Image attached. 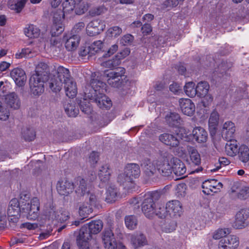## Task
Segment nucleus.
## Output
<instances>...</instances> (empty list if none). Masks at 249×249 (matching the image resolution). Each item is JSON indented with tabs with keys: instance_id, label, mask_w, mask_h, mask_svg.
Instances as JSON below:
<instances>
[{
	"instance_id": "412c9836",
	"label": "nucleus",
	"mask_w": 249,
	"mask_h": 249,
	"mask_svg": "<svg viewBox=\"0 0 249 249\" xmlns=\"http://www.w3.org/2000/svg\"><path fill=\"white\" fill-rule=\"evenodd\" d=\"M235 131L234 124L228 121L224 123L222 129V136L226 140H231Z\"/></svg>"
},
{
	"instance_id": "680f3d73",
	"label": "nucleus",
	"mask_w": 249,
	"mask_h": 249,
	"mask_svg": "<svg viewBox=\"0 0 249 249\" xmlns=\"http://www.w3.org/2000/svg\"><path fill=\"white\" fill-rule=\"evenodd\" d=\"M230 233V231L228 229H220L216 231L213 235V238L214 239H219L226 237V235Z\"/></svg>"
},
{
	"instance_id": "c756f323",
	"label": "nucleus",
	"mask_w": 249,
	"mask_h": 249,
	"mask_svg": "<svg viewBox=\"0 0 249 249\" xmlns=\"http://www.w3.org/2000/svg\"><path fill=\"white\" fill-rule=\"evenodd\" d=\"M124 172L132 179L138 178L140 175V169L137 164H128L124 169Z\"/></svg>"
},
{
	"instance_id": "69168bd1",
	"label": "nucleus",
	"mask_w": 249,
	"mask_h": 249,
	"mask_svg": "<svg viewBox=\"0 0 249 249\" xmlns=\"http://www.w3.org/2000/svg\"><path fill=\"white\" fill-rule=\"evenodd\" d=\"M237 197L241 199H246L249 197V187H243L238 193Z\"/></svg>"
},
{
	"instance_id": "9b49d317",
	"label": "nucleus",
	"mask_w": 249,
	"mask_h": 249,
	"mask_svg": "<svg viewBox=\"0 0 249 249\" xmlns=\"http://www.w3.org/2000/svg\"><path fill=\"white\" fill-rule=\"evenodd\" d=\"M141 167L145 175L148 177H151L156 173L158 166L156 161L146 158L142 161Z\"/></svg>"
},
{
	"instance_id": "4d7b16f0",
	"label": "nucleus",
	"mask_w": 249,
	"mask_h": 249,
	"mask_svg": "<svg viewBox=\"0 0 249 249\" xmlns=\"http://www.w3.org/2000/svg\"><path fill=\"white\" fill-rule=\"evenodd\" d=\"M64 31V28L60 22H53L51 30V34L53 36H58Z\"/></svg>"
},
{
	"instance_id": "20e7f679",
	"label": "nucleus",
	"mask_w": 249,
	"mask_h": 249,
	"mask_svg": "<svg viewBox=\"0 0 249 249\" xmlns=\"http://www.w3.org/2000/svg\"><path fill=\"white\" fill-rule=\"evenodd\" d=\"M96 178L95 173L93 171L90 172V176L86 180L81 177H78L75 179V193L78 196H84L87 194L89 193L90 185V182L94 180Z\"/></svg>"
},
{
	"instance_id": "b1692460",
	"label": "nucleus",
	"mask_w": 249,
	"mask_h": 249,
	"mask_svg": "<svg viewBox=\"0 0 249 249\" xmlns=\"http://www.w3.org/2000/svg\"><path fill=\"white\" fill-rule=\"evenodd\" d=\"M92 234L87 226L82 227L79 231V235L77 237V245L87 243L92 238Z\"/></svg>"
},
{
	"instance_id": "f704fd0d",
	"label": "nucleus",
	"mask_w": 249,
	"mask_h": 249,
	"mask_svg": "<svg viewBox=\"0 0 249 249\" xmlns=\"http://www.w3.org/2000/svg\"><path fill=\"white\" fill-rule=\"evenodd\" d=\"M27 1V0H10L8 1V6L18 13L22 11Z\"/></svg>"
},
{
	"instance_id": "7ed1b4c3",
	"label": "nucleus",
	"mask_w": 249,
	"mask_h": 249,
	"mask_svg": "<svg viewBox=\"0 0 249 249\" xmlns=\"http://www.w3.org/2000/svg\"><path fill=\"white\" fill-rule=\"evenodd\" d=\"M72 78L69 70L60 66L52 71L49 80V87L54 92H59L63 84Z\"/></svg>"
},
{
	"instance_id": "37998d69",
	"label": "nucleus",
	"mask_w": 249,
	"mask_h": 249,
	"mask_svg": "<svg viewBox=\"0 0 249 249\" xmlns=\"http://www.w3.org/2000/svg\"><path fill=\"white\" fill-rule=\"evenodd\" d=\"M110 175V172L107 165H103L99 169L98 176L102 181L106 182L108 181Z\"/></svg>"
},
{
	"instance_id": "393cba45",
	"label": "nucleus",
	"mask_w": 249,
	"mask_h": 249,
	"mask_svg": "<svg viewBox=\"0 0 249 249\" xmlns=\"http://www.w3.org/2000/svg\"><path fill=\"white\" fill-rule=\"evenodd\" d=\"M119 196L118 188L114 185L109 186L107 190L105 201L109 203H114L118 199Z\"/></svg>"
},
{
	"instance_id": "1a4fd4ad",
	"label": "nucleus",
	"mask_w": 249,
	"mask_h": 249,
	"mask_svg": "<svg viewBox=\"0 0 249 249\" xmlns=\"http://www.w3.org/2000/svg\"><path fill=\"white\" fill-rule=\"evenodd\" d=\"M104 22L99 19H94L88 24L86 31L88 35L94 36L100 34L105 28Z\"/></svg>"
},
{
	"instance_id": "a211bd4d",
	"label": "nucleus",
	"mask_w": 249,
	"mask_h": 249,
	"mask_svg": "<svg viewBox=\"0 0 249 249\" xmlns=\"http://www.w3.org/2000/svg\"><path fill=\"white\" fill-rule=\"evenodd\" d=\"M181 110L183 114L191 116L195 110V106L189 99H180L179 101Z\"/></svg>"
},
{
	"instance_id": "a878e982",
	"label": "nucleus",
	"mask_w": 249,
	"mask_h": 249,
	"mask_svg": "<svg viewBox=\"0 0 249 249\" xmlns=\"http://www.w3.org/2000/svg\"><path fill=\"white\" fill-rule=\"evenodd\" d=\"M117 181L124 186L125 189L128 190L132 189L134 187L133 180L124 171L118 175Z\"/></svg>"
},
{
	"instance_id": "052dcab7",
	"label": "nucleus",
	"mask_w": 249,
	"mask_h": 249,
	"mask_svg": "<svg viewBox=\"0 0 249 249\" xmlns=\"http://www.w3.org/2000/svg\"><path fill=\"white\" fill-rule=\"evenodd\" d=\"M23 136L26 141H32L36 137V132L33 128H26L23 132Z\"/></svg>"
},
{
	"instance_id": "58836bf2",
	"label": "nucleus",
	"mask_w": 249,
	"mask_h": 249,
	"mask_svg": "<svg viewBox=\"0 0 249 249\" xmlns=\"http://www.w3.org/2000/svg\"><path fill=\"white\" fill-rule=\"evenodd\" d=\"M169 158L170 155L167 151L160 150L154 160L156 161L157 166H160L163 163L168 162Z\"/></svg>"
},
{
	"instance_id": "ddd939ff",
	"label": "nucleus",
	"mask_w": 249,
	"mask_h": 249,
	"mask_svg": "<svg viewBox=\"0 0 249 249\" xmlns=\"http://www.w3.org/2000/svg\"><path fill=\"white\" fill-rule=\"evenodd\" d=\"M156 207L157 204L152 198H146L142 204V209L144 215L151 218L155 215Z\"/></svg>"
},
{
	"instance_id": "bf43d9fd",
	"label": "nucleus",
	"mask_w": 249,
	"mask_h": 249,
	"mask_svg": "<svg viewBox=\"0 0 249 249\" xmlns=\"http://www.w3.org/2000/svg\"><path fill=\"white\" fill-rule=\"evenodd\" d=\"M52 13L53 16V22L56 23L60 22L61 20L63 19L66 16L61 9H54L52 11Z\"/></svg>"
},
{
	"instance_id": "f257e3e1",
	"label": "nucleus",
	"mask_w": 249,
	"mask_h": 249,
	"mask_svg": "<svg viewBox=\"0 0 249 249\" xmlns=\"http://www.w3.org/2000/svg\"><path fill=\"white\" fill-rule=\"evenodd\" d=\"M106 84L96 78L91 79L89 84L87 85L85 89V97L92 102H95L101 108L108 109L112 106L110 99L105 94Z\"/></svg>"
},
{
	"instance_id": "79ce46f5",
	"label": "nucleus",
	"mask_w": 249,
	"mask_h": 249,
	"mask_svg": "<svg viewBox=\"0 0 249 249\" xmlns=\"http://www.w3.org/2000/svg\"><path fill=\"white\" fill-rule=\"evenodd\" d=\"M188 151L192 162L195 165H199L201 162V159L197 150L195 147L189 146L188 147Z\"/></svg>"
},
{
	"instance_id": "e2e57ef3",
	"label": "nucleus",
	"mask_w": 249,
	"mask_h": 249,
	"mask_svg": "<svg viewBox=\"0 0 249 249\" xmlns=\"http://www.w3.org/2000/svg\"><path fill=\"white\" fill-rule=\"evenodd\" d=\"M87 99L86 98L83 101H81L79 107L83 112L86 114H89L91 112L92 108L90 107V104L87 102Z\"/></svg>"
},
{
	"instance_id": "f3484780",
	"label": "nucleus",
	"mask_w": 249,
	"mask_h": 249,
	"mask_svg": "<svg viewBox=\"0 0 249 249\" xmlns=\"http://www.w3.org/2000/svg\"><path fill=\"white\" fill-rule=\"evenodd\" d=\"M130 242L135 249L144 246L147 244V240L145 235L141 232L135 233L130 235Z\"/></svg>"
},
{
	"instance_id": "72a5a7b5",
	"label": "nucleus",
	"mask_w": 249,
	"mask_h": 249,
	"mask_svg": "<svg viewBox=\"0 0 249 249\" xmlns=\"http://www.w3.org/2000/svg\"><path fill=\"white\" fill-rule=\"evenodd\" d=\"M196 88V92L197 96L200 98L205 96L208 93L210 86L209 83L206 81H201L198 83Z\"/></svg>"
},
{
	"instance_id": "49530a36",
	"label": "nucleus",
	"mask_w": 249,
	"mask_h": 249,
	"mask_svg": "<svg viewBox=\"0 0 249 249\" xmlns=\"http://www.w3.org/2000/svg\"><path fill=\"white\" fill-rule=\"evenodd\" d=\"M36 52L30 48L23 49L21 52L17 53L15 54V57L17 59L25 58H31L35 56Z\"/></svg>"
},
{
	"instance_id": "8fccbe9b",
	"label": "nucleus",
	"mask_w": 249,
	"mask_h": 249,
	"mask_svg": "<svg viewBox=\"0 0 249 249\" xmlns=\"http://www.w3.org/2000/svg\"><path fill=\"white\" fill-rule=\"evenodd\" d=\"M124 220L125 224L128 229L134 230L137 227L138 220L135 216L133 215L126 216Z\"/></svg>"
},
{
	"instance_id": "2f4dec72",
	"label": "nucleus",
	"mask_w": 249,
	"mask_h": 249,
	"mask_svg": "<svg viewBox=\"0 0 249 249\" xmlns=\"http://www.w3.org/2000/svg\"><path fill=\"white\" fill-rule=\"evenodd\" d=\"M225 147V151L226 154L231 157H233L239 150V148L236 141H232L231 140H227Z\"/></svg>"
},
{
	"instance_id": "2eb2a0df",
	"label": "nucleus",
	"mask_w": 249,
	"mask_h": 249,
	"mask_svg": "<svg viewBox=\"0 0 249 249\" xmlns=\"http://www.w3.org/2000/svg\"><path fill=\"white\" fill-rule=\"evenodd\" d=\"M11 77L14 80L17 85L22 87L24 85L26 81L25 71L20 68L14 69L10 72Z\"/></svg>"
},
{
	"instance_id": "0e129e2a",
	"label": "nucleus",
	"mask_w": 249,
	"mask_h": 249,
	"mask_svg": "<svg viewBox=\"0 0 249 249\" xmlns=\"http://www.w3.org/2000/svg\"><path fill=\"white\" fill-rule=\"evenodd\" d=\"M186 185L184 183H180L176 185V195L178 197H182L186 194Z\"/></svg>"
},
{
	"instance_id": "13d9d810",
	"label": "nucleus",
	"mask_w": 249,
	"mask_h": 249,
	"mask_svg": "<svg viewBox=\"0 0 249 249\" xmlns=\"http://www.w3.org/2000/svg\"><path fill=\"white\" fill-rule=\"evenodd\" d=\"M177 227V222L174 220L167 221L162 227L163 231L165 232H171L174 231Z\"/></svg>"
},
{
	"instance_id": "4be33fe9",
	"label": "nucleus",
	"mask_w": 249,
	"mask_h": 249,
	"mask_svg": "<svg viewBox=\"0 0 249 249\" xmlns=\"http://www.w3.org/2000/svg\"><path fill=\"white\" fill-rule=\"evenodd\" d=\"M65 47L69 51H73L76 49L79 45L80 37L79 35H73L65 37Z\"/></svg>"
},
{
	"instance_id": "774afa93",
	"label": "nucleus",
	"mask_w": 249,
	"mask_h": 249,
	"mask_svg": "<svg viewBox=\"0 0 249 249\" xmlns=\"http://www.w3.org/2000/svg\"><path fill=\"white\" fill-rule=\"evenodd\" d=\"M59 212L60 213H58L55 220L61 223L66 221L69 218V213L66 211Z\"/></svg>"
},
{
	"instance_id": "e433bc0d",
	"label": "nucleus",
	"mask_w": 249,
	"mask_h": 249,
	"mask_svg": "<svg viewBox=\"0 0 249 249\" xmlns=\"http://www.w3.org/2000/svg\"><path fill=\"white\" fill-rule=\"evenodd\" d=\"M179 4V0H164L160 5L161 11H169L176 8Z\"/></svg>"
},
{
	"instance_id": "c03bdc74",
	"label": "nucleus",
	"mask_w": 249,
	"mask_h": 249,
	"mask_svg": "<svg viewBox=\"0 0 249 249\" xmlns=\"http://www.w3.org/2000/svg\"><path fill=\"white\" fill-rule=\"evenodd\" d=\"M184 90L186 94L190 97H194L197 94L196 88L193 82L187 83L184 87Z\"/></svg>"
},
{
	"instance_id": "4c0bfd02",
	"label": "nucleus",
	"mask_w": 249,
	"mask_h": 249,
	"mask_svg": "<svg viewBox=\"0 0 249 249\" xmlns=\"http://www.w3.org/2000/svg\"><path fill=\"white\" fill-rule=\"evenodd\" d=\"M92 206L89 204L87 202L80 203L79 204V214L83 218L88 217L92 211Z\"/></svg>"
},
{
	"instance_id": "f8f14e48",
	"label": "nucleus",
	"mask_w": 249,
	"mask_h": 249,
	"mask_svg": "<svg viewBox=\"0 0 249 249\" xmlns=\"http://www.w3.org/2000/svg\"><path fill=\"white\" fill-rule=\"evenodd\" d=\"M249 217V209H243L236 214L233 227L236 229H242L247 225L246 220Z\"/></svg>"
},
{
	"instance_id": "9d476101",
	"label": "nucleus",
	"mask_w": 249,
	"mask_h": 249,
	"mask_svg": "<svg viewBox=\"0 0 249 249\" xmlns=\"http://www.w3.org/2000/svg\"><path fill=\"white\" fill-rule=\"evenodd\" d=\"M167 213L170 217L175 218L180 216L182 212L180 202L177 200L169 201L166 205Z\"/></svg>"
},
{
	"instance_id": "a18cd8bd",
	"label": "nucleus",
	"mask_w": 249,
	"mask_h": 249,
	"mask_svg": "<svg viewBox=\"0 0 249 249\" xmlns=\"http://www.w3.org/2000/svg\"><path fill=\"white\" fill-rule=\"evenodd\" d=\"M238 157L243 162L246 163L249 161V149L245 145H242L238 150Z\"/></svg>"
},
{
	"instance_id": "5701e85b",
	"label": "nucleus",
	"mask_w": 249,
	"mask_h": 249,
	"mask_svg": "<svg viewBox=\"0 0 249 249\" xmlns=\"http://www.w3.org/2000/svg\"><path fill=\"white\" fill-rule=\"evenodd\" d=\"M159 140L162 143L171 147H176L179 144V141L173 135L164 133L159 136Z\"/></svg>"
},
{
	"instance_id": "a19ab883",
	"label": "nucleus",
	"mask_w": 249,
	"mask_h": 249,
	"mask_svg": "<svg viewBox=\"0 0 249 249\" xmlns=\"http://www.w3.org/2000/svg\"><path fill=\"white\" fill-rule=\"evenodd\" d=\"M63 10L65 15H68L73 12L75 7V0H65L62 4Z\"/></svg>"
},
{
	"instance_id": "423d86ee",
	"label": "nucleus",
	"mask_w": 249,
	"mask_h": 249,
	"mask_svg": "<svg viewBox=\"0 0 249 249\" xmlns=\"http://www.w3.org/2000/svg\"><path fill=\"white\" fill-rule=\"evenodd\" d=\"M125 69L123 68H119L115 71H106L105 75L107 78V83L112 87L119 88L122 83V77L124 76Z\"/></svg>"
},
{
	"instance_id": "6e6d98bb",
	"label": "nucleus",
	"mask_w": 249,
	"mask_h": 249,
	"mask_svg": "<svg viewBox=\"0 0 249 249\" xmlns=\"http://www.w3.org/2000/svg\"><path fill=\"white\" fill-rule=\"evenodd\" d=\"M219 114L216 111H213L210 115L209 124L211 129H215L218 124Z\"/></svg>"
},
{
	"instance_id": "aec40b11",
	"label": "nucleus",
	"mask_w": 249,
	"mask_h": 249,
	"mask_svg": "<svg viewBox=\"0 0 249 249\" xmlns=\"http://www.w3.org/2000/svg\"><path fill=\"white\" fill-rule=\"evenodd\" d=\"M193 139L198 143L206 142L208 139V133L202 127L197 126L192 131Z\"/></svg>"
},
{
	"instance_id": "09e8293b",
	"label": "nucleus",
	"mask_w": 249,
	"mask_h": 249,
	"mask_svg": "<svg viewBox=\"0 0 249 249\" xmlns=\"http://www.w3.org/2000/svg\"><path fill=\"white\" fill-rule=\"evenodd\" d=\"M159 167L158 170L160 173L163 177H169L173 171L172 166L169 162L163 163Z\"/></svg>"
},
{
	"instance_id": "6e6552de",
	"label": "nucleus",
	"mask_w": 249,
	"mask_h": 249,
	"mask_svg": "<svg viewBox=\"0 0 249 249\" xmlns=\"http://www.w3.org/2000/svg\"><path fill=\"white\" fill-rule=\"evenodd\" d=\"M239 244L238 238L230 235L222 238L218 243L219 249H235Z\"/></svg>"
},
{
	"instance_id": "473e14b6",
	"label": "nucleus",
	"mask_w": 249,
	"mask_h": 249,
	"mask_svg": "<svg viewBox=\"0 0 249 249\" xmlns=\"http://www.w3.org/2000/svg\"><path fill=\"white\" fill-rule=\"evenodd\" d=\"M24 34L30 38H37L40 35V30L33 24H29L24 28Z\"/></svg>"
},
{
	"instance_id": "ea45409f",
	"label": "nucleus",
	"mask_w": 249,
	"mask_h": 249,
	"mask_svg": "<svg viewBox=\"0 0 249 249\" xmlns=\"http://www.w3.org/2000/svg\"><path fill=\"white\" fill-rule=\"evenodd\" d=\"M87 226L92 234H96L99 233L103 229V223L100 220H94L89 222L88 226Z\"/></svg>"
},
{
	"instance_id": "c85d7f7f",
	"label": "nucleus",
	"mask_w": 249,
	"mask_h": 249,
	"mask_svg": "<svg viewBox=\"0 0 249 249\" xmlns=\"http://www.w3.org/2000/svg\"><path fill=\"white\" fill-rule=\"evenodd\" d=\"M5 101L8 106L14 109H17L20 107L19 99L17 95L14 92L10 93L6 95Z\"/></svg>"
},
{
	"instance_id": "338daca9",
	"label": "nucleus",
	"mask_w": 249,
	"mask_h": 249,
	"mask_svg": "<svg viewBox=\"0 0 249 249\" xmlns=\"http://www.w3.org/2000/svg\"><path fill=\"white\" fill-rule=\"evenodd\" d=\"M103 43L101 40H97L92 43L90 46L89 47L90 50L95 53H97L101 51L103 47Z\"/></svg>"
},
{
	"instance_id": "dca6fc26",
	"label": "nucleus",
	"mask_w": 249,
	"mask_h": 249,
	"mask_svg": "<svg viewBox=\"0 0 249 249\" xmlns=\"http://www.w3.org/2000/svg\"><path fill=\"white\" fill-rule=\"evenodd\" d=\"M222 187V183L220 182H217L215 179L205 181L202 184V188L204 189L203 192L207 195L210 194L211 192L216 193L217 191L214 190H220Z\"/></svg>"
},
{
	"instance_id": "39448f33",
	"label": "nucleus",
	"mask_w": 249,
	"mask_h": 249,
	"mask_svg": "<svg viewBox=\"0 0 249 249\" xmlns=\"http://www.w3.org/2000/svg\"><path fill=\"white\" fill-rule=\"evenodd\" d=\"M47 77L41 76V75L33 74L30 79V88L31 92L34 95H39L44 90V83L48 79Z\"/></svg>"
},
{
	"instance_id": "f03ea898",
	"label": "nucleus",
	"mask_w": 249,
	"mask_h": 249,
	"mask_svg": "<svg viewBox=\"0 0 249 249\" xmlns=\"http://www.w3.org/2000/svg\"><path fill=\"white\" fill-rule=\"evenodd\" d=\"M39 210V201L36 197L33 198L30 203L21 204L19 206V203L17 198L11 200L7 209V214L9 216L18 217L21 213L26 216L28 219L35 220L38 216ZM17 218H14L16 221Z\"/></svg>"
},
{
	"instance_id": "0eeeda50",
	"label": "nucleus",
	"mask_w": 249,
	"mask_h": 249,
	"mask_svg": "<svg viewBox=\"0 0 249 249\" xmlns=\"http://www.w3.org/2000/svg\"><path fill=\"white\" fill-rule=\"evenodd\" d=\"M102 240L104 247L106 249H116L118 245L112 231L110 229H106L102 233Z\"/></svg>"
},
{
	"instance_id": "c9c22d12",
	"label": "nucleus",
	"mask_w": 249,
	"mask_h": 249,
	"mask_svg": "<svg viewBox=\"0 0 249 249\" xmlns=\"http://www.w3.org/2000/svg\"><path fill=\"white\" fill-rule=\"evenodd\" d=\"M50 69L49 66L44 62H39L36 68V73L34 74L41 75V76L48 78Z\"/></svg>"
},
{
	"instance_id": "4468645a",
	"label": "nucleus",
	"mask_w": 249,
	"mask_h": 249,
	"mask_svg": "<svg viewBox=\"0 0 249 249\" xmlns=\"http://www.w3.org/2000/svg\"><path fill=\"white\" fill-rule=\"evenodd\" d=\"M56 188L60 195L67 196L72 192L74 184L69 180H62L58 181Z\"/></svg>"
},
{
	"instance_id": "864d4df0",
	"label": "nucleus",
	"mask_w": 249,
	"mask_h": 249,
	"mask_svg": "<svg viewBox=\"0 0 249 249\" xmlns=\"http://www.w3.org/2000/svg\"><path fill=\"white\" fill-rule=\"evenodd\" d=\"M155 215H157L160 218H164L169 215L166 207L165 208L163 205L158 203Z\"/></svg>"
},
{
	"instance_id": "6ab92c4d",
	"label": "nucleus",
	"mask_w": 249,
	"mask_h": 249,
	"mask_svg": "<svg viewBox=\"0 0 249 249\" xmlns=\"http://www.w3.org/2000/svg\"><path fill=\"white\" fill-rule=\"evenodd\" d=\"M171 163L173 164V172L177 176H181L186 173V168L185 164L178 158H172Z\"/></svg>"
},
{
	"instance_id": "603ef678",
	"label": "nucleus",
	"mask_w": 249,
	"mask_h": 249,
	"mask_svg": "<svg viewBox=\"0 0 249 249\" xmlns=\"http://www.w3.org/2000/svg\"><path fill=\"white\" fill-rule=\"evenodd\" d=\"M107 11V9L104 5H100L93 7L90 9L89 14L91 17L99 16Z\"/></svg>"
},
{
	"instance_id": "de8ad7c7",
	"label": "nucleus",
	"mask_w": 249,
	"mask_h": 249,
	"mask_svg": "<svg viewBox=\"0 0 249 249\" xmlns=\"http://www.w3.org/2000/svg\"><path fill=\"white\" fill-rule=\"evenodd\" d=\"M11 147L9 143L4 142L0 145V161H3L9 157Z\"/></svg>"
},
{
	"instance_id": "5fc2aeb1",
	"label": "nucleus",
	"mask_w": 249,
	"mask_h": 249,
	"mask_svg": "<svg viewBox=\"0 0 249 249\" xmlns=\"http://www.w3.org/2000/svg\"><path fill=\"white\" fill-rule=\"evenodd\" d=\"M89 7L87 2H79L77 5L75 4L74 12L77 15H82L88 11Z\"/></svg>"
},
{
	"instance_id": "cd10ccee",
	"label": "nucleus",
	"mask_w": 249,
	"mask_h": 249,
	"mask_svg": "<svg viewBox=\"0 0 249 249\" xmlns=\"http://www.w3.org/2000/svg\"><path fill=\"white\" fill-rule=\"evenodd\" d=\"M166 122L172 127H179L181 125L182 120L179 115L175 112L167 114L165 117Z\"/></svg>"
},
{
	"instance_id": "bb28decb",
	"label": "nucleus",
	"mask_w": 249,
	"mask_h": 249,
	"mask_svg": "<svg viewBox=\"0 0 249 249\" xmlns=\"http://www.w3.org/2000/svg\"><path fill=\"white\" fill-rule=\"evenodd\" d=\"M63 85L67 96L73 98L76 95L77 93V85L73 78Z\"/></svg>"
},
{
	"instance_id": "7c9ffc66",
	"label": "nucleus",
	"mask_w": 249,
	"mask_h": 249,
	"mask_svg": "<svg viewBox=\"0 0 249 249\" xmlns=\"http://www.w3.org/2000/svg\"><path fill=\"white\" fill-rule=\"evenodd\" d=\"M64 109L69 117H75L79 113V109L75 107V104L71 100H69L64 106Z\"/></svg>"
},
{
	"instance_id": "3c124183",
	"label": "nucleus",
	"mask_w": 249,
	"mask_h": 249,
	"mask_svg": "<svg viewBox=\"0 0 249 249\" xmlns=\"http://www.w3.org/2000/svg\"><path fill=\"white\" fill-rule=\"evenodd\" d=\"M116 55L112 59L103 62L102 66L104 67L114 69L118 67L121 63L120 58H118Z\"/></svg>"
}]
</instances>
